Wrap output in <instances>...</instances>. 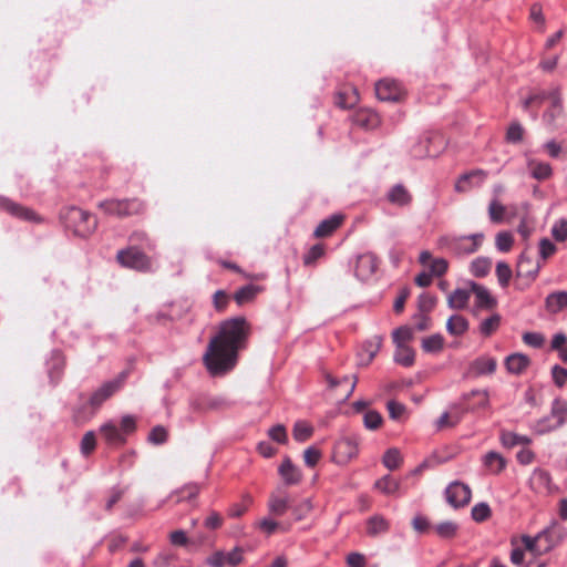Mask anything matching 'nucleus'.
I'll return each mask as SVG.
<instances>
[{
    "label": "nucleus",
    "instance_id": "nucleus-1",
    "mask_svg": "<svg viewBox=\"0 0 567 567\" xmlns=\"http://www.w3.org/2000/svg\"><path fill=\"white\" fill-rule=\"evenodd\" d=\"M249 332V324L244 317L220 323L218 333L210 339L203 357L204 364L212 377L224 375L235 368L238 351L245 348Z\"/></svg>",
    "mask_w": 567,
    "mask_h": 567
},
{
    "label": "nucleus",
    "instance_id": "nucleus-2",
    "mask_svg": "<svg viewBox=\"0 0 567 567\" xmlns=\"http://www.w3.org/2000/svg\"><path fill=\"white\" fill-rule=\"evenodd\" d=\"M60 218L69 231L81 238L92 235L97 226V219L93 214L75 206L64 208Z\"/></svg>",
    "mask_w": 567,
    "mask_h": 567
},
{
    "label": "nucleus",
    "instance_id": "nucleus-3",
    "mask_svg": "<svg viewBox=\"0 0 567 567\" xmlns=\"http://www.w3.org/2000/svg\"><path fill=\"white\" fill-rule=\"evenodd\" d=\"M555 250H523L518 257L516 276L526 279L527 284L534 280L540 268V259L546 260Z\"/></svg>",
    "mask_w": 567,
    "mask_h": 567
},
{
    "label": "nucleus",
    "instance_id": "nucleus-4",
    "mask_svg": "<svg viewBox=\"0 0 567 567\" xmlns=\"http://www.w3.org/2000/svg\"><path fill=\"white\" fill-rule=\"evenodd\" d=\"M97 207L105 214L120 218L140 215L145 212V205L138 198L106 199L100 202Z\"/></svg>",
    "mask_w": 567,
    "mask_h": 567
},
{
    "label": "nucleus",
    "instance_id": "nucleus-5",
    "mask_svg": "<svg viewBox=\"0 0 567 567\" xmlns=\"http://www.w3.org/2000/svg\"><path fill=\"white\" fill-rule=\"evenodd\" d=\"M127 378V372H121L115 379L103 383L96 389L90 400V406L96 411L106 400H109L116 391H118Z\"/></svg>",
    "mask_w": 567,
    "mask_h": 567
},
{
    "label": "nucleus",
    "instance_id": "nucleus-6",
    "mask_svg": "<svg viewBox=\"0 0 567 567\" xmlns=\"http://www.w3.org/2000/svg\"><path fill=\"white\" fill-rule=\"evenodd\" d=\"M359 454V442L353 436H343L339 439L332 452V460L339 465H346L355 458Z\"/></svg>",
    "mask_w": 567,
    "mask_h": 567
},
{
    "label": "nucleus",
    "instance_id": "nucleus-7",
    "mask_svg": "<svg viewBox=\"0 0 567 567\" xmlns=\"http://www.w3.org/2000/svg\"><path fill=\"white\" fill-rule=\"evenodd\" d=\"M0 210H3L9 215L24 221L34 224H40L43 221V218L33 209L3 196H0Z\"/></svg>",
    "mask_w": 567,
    "mask_h": 567
},
{
    "label": "nucleus",
    "instance_id": "nucleus-8",
    "mask_svg": "<svg viewBox=\"0 0 567 567\" xmlns=\"http://www.w3.org/2000/svg\"><path fill=\"white\" fill-rule=\"evenodd\" d=\"M446 502L454 508L464 507L467 505L472 497V492L468 485L455 481L452 482L445 489Z\"/></svg>",
    "mask_w": 567,
    "mask_h": 567
},
{
    "label": "nucleus",
    "instance_id": "nucleus-9",
    "mask_svg": "<svg viewBox=\"0 0 567 567\" xmlns=\"http://www.w3.org/2000/svg\"><path fill=\"white\" fill-rule=\"evenodd\" d=\"M116 259L123 267L135 270H146L151 267V260L143 250H118Z\"/></svg>",
    "mask_w": 567,
    "mask_h": 567
},
{
    "label": "nucleus",
    "instance_id": "nucleus-10",
    "mask_svg": "<svg viewBox=\"0 0 567 567\" xmlns=\"http://www.w3.org/2000/svg\"><path fill=\"white\" fill-rule=\"evenodd\" d=\"M375 94L381 101L398 102L403 97L404 91L395 80L383 79L375 83Z\"/></svg>",
    "mask_w": 567,
    "mask_h": 567
},
{
    "label": "nucleus",
    "instance_id": "nucleus-11",
    "mask_svg": "<svg viewBox=\"0 0 567 567\" xmlns=\"http://www.w3.org/2000/svg\"><path fill=\"white\" fill-rule=\"evenodd\" d=\"M243 553H244V550L241 547H235L229 553H225L223 550H217V551L213 553L209 557H207L206 564L209 567H225V566L235 567L243 561Z\"/></svg>",
    "mask_w": 567,
    "mask_h": 567
},
{
    "label": "nucleus",
    "instance_id": "nucleus-12",
    "mask_svg": "<svg viewBox=\"0 0 567 567\" xmlns=\"http://www.w3.org/2000/svg\"><path fill=\"white\" fill-rule=\"evenodd\" d=\"M378 265V258L372 251H363L357 256L355 276L361 280H368L375 272Z\"/></svg>",
    "mask_w": 567,
    "mask_h": 567
},
{
    "label": "nucleus",
    "instance_id": "nucleus-13",
    "mask_svg": "<svg viewBox=\"0 0 567 567\" xmlns=\"http://www.w3.org/2000/svg\"><path fill=\"white\" fill-rule=\"evenodd\" d=\"M497 360L489 355H481L474 359L467 368L466 375L478 378L482 375H491L496 371Z\"/></svg>",
    "mask_w": 567,
    "mask_h": 567
},
{
    "label": "nucleus",
    "instance_id": "nucleus-14",
    "mask_svg": "<svg viewBox=\"0 0 567 567\" xmlns=\"http://www.w3.org/2000/svg\"><path fill=\"white\" fill-rule=\"evenodd\" d=\"M468 287H471V297H474L473 303L477 308L491 310L496 307L497 300L486 287L474 281L468 282Z\"/></svg>",
    "mask_w": 567,
    "mask_h": 567
},
{
    "label": "nucleus",
    "instance_id": "nucleus-15",
    "mask_svg": "<svg viewBox=\"0 0 567 567\" xmlns=\"http://www.w3.org/2000/svg\"><path fill=\"white\" fill-rule=\"evenodd\" d=\"M567 414V403L560 400H555L551 406V415L557 419V422L553 425L547 424V419H544L537 424L538 433H546L560 427L565 423V416Z\"/></svg>",
    "mask_w": 567,
    "mask_h": 567
},
{
    "label": "nucleus",
    "instance_id": "nucleus-16",
    "mask_svg": "<svg viewBox=\"0 0 567 567\" xmlns=\"http://www.w3.org/2000/svg\"><path fill=\"white\" fill-rule=\"evenodd\" d=\"M487 173L483 169H474L460 176L455 184V190L467 193L474 187H478L486 179Z\"/></svg>",
    "mask_w": 567,
    "mask_h": 567
},
{
    "label": "nucleus",
    "instance_id": "nucleus-17",
    "mask_svg": "<svg viewBox=\"0 0 567 567\" xmlns=\"http://www.w3.org/2000/svg\"><path fill=\"white\" fill-rule=\"evenodd\" d=\"M545 100L550 101V107L547 110L543 118L548 125H554L557 117L563 114V104L559 89H553L545 92Z\"/></svg>",
    "mask_w": 567,
    "mask_h": 567
},
{
    "label": "nucleus",
    "instance_id": "nucleus-18",
    "mask_svg": "<svg viewBox=\"0 0 567 567\" xmlns=\"http://www.w3.org/2000/svg\"><path fill=\"white\" fill-rule=\"evenodd\" d=\"M419 261L432 276H442L447 269V261L443 258H433L429 250L421 252Z\"/></svg>",
    "mask_w": 567,
    "mask_h": 567
},
{
    "label": "nucleus",
    "instance_id": "nucleus-19",
    "mask_svg": "<svg viewBox=\"0 0 567 567\" xmlns=\"http://www.w3.org/2000/svg\"><path fill=\"white\" fill-rule=\"evenodd\" d=\"M528 355L516 352L505 358L504 364L508 373L519 375L523 374L530 365Z\"/></svg>",
    "mask_w": 567,
    "mask_h": 567
},
{
    "label": "nucleus",
    "instance_id": "nucleus-20",
    "mask_svg": "<svg viewBox=\"0 0 567 567\" xmlns=\"http://www.w3.org/2000/svg\"><path fill=\"white\" fill-rule=\"evenodd\" d=\"M343 215L336 214L327 219H323L318 227L316 228L313 235L317 238H326L332 235L334 230H337L343 223Z\"/></svg>",
    "mask_w": 567,
    "mask_h": 567
},
{
    "label": "nucleus",
    "instance_id": "nucleus-21",
    "mask_svg": "<svg viewBox=\"0 0 567 567\" xmlns=\"http://www.w3.org/2000/svg\"><path fill=\"white\" fill-rule=\"evenodd\" d=\"M353 122L365 130L375 128L380 124L379 115L369 109L358 110L353 115Z\"/></svg>",
    "mask_w": 567,
    "mask_h": 567
},
{
    "label": "nucleus",
    "instance_id": "nucleus-22",
    "mask_svg": "<svg viewBox=\"0 0 567 567\" xmlns=\"http://www.w3.org/2000/svg\"><path fill=\"white\" fill-rule=\"evenodd\" d=\"M290 506V499L284 492L272 493L268 502V509L275 516H282Z\"/></svg>",
    "mask_w": 567,
    "mask_h": 567
},
{
    "label": "nucleus",
    "instance_id": "nucleus-23",
    "mask_svg": "<svg viewBox=\"0 0 567 567\" xmlns=\"http://www.w3.org/2000/svg\"><path fill=\"white\" fill-rule=\"evenodd\" d=\"M545 308L551 315H556L566 309L567 291L560 290L549 293L545 299Z\"/></svg>",
    "mask_w": 567,
    "mask_h": 567
},
{
    "label": "nucleus",
    "instance_id": "nucleus-24",
    "mask_svg": "<svg viewBox=\"0 0 567 567\" xmlns=\"http://www.w3.org/2000/svg\"><path fill=\"white\" fill-rule=\"evenodd\" d=\"M279 474L287 485L298 484L302 477L300 470L288 457L279 466Z\"/></svg>",
    "mask_w": 567,
    "mask_h": 567
},
{
    "label": "nucleus",
    "instance_id": "nucleus-25",
    "mask_svg": "<svg viewBox=\"0 0 567 567\" xmlns=\"http://www.w3.org/2000/svg\"><path fill=\"white\" fill-rule=\"evenodd\" d=\"M548 536V530H543L538 533L535 537H530L527 535L522 536V543L524 545L525 550L530 553L533 556H539L550 549V546H547L546 548L542 549L538 546V543Z\"/></svg>",
    "mask_w": 567,
    "mask_h": 567
},
{
    "label": "nucleus",
    "instance_id": "nucleus-26",
    "mask_svg": "<svg viewBox=\"0 0 567 567\" xmlns=\"http://www.w3.org/2000/svg\"><path fill=\"white\" fill-rule=\"evenodd\" d=\"M390 522L382 515H373L367 520V534L371 537L388 533Z\"/></svg>",
    "mask_w": 567,
    "mask_h": 567
},
{
    "label": "nucleus",
    "instance_id": "nucleus-27",
    "mask_svg": "<svg viewBox=\"0 0 567 567\" xmlns=\"http://www.w3.org/2000/svg\"><path fill=\"white\" fill-rule=\"evenodd\" d=\"M100 432L104 440L112 445H122L125 443V436L120 429L112 422L104 423L100 427Z\"/></svg>",
    "mask_w": 567,
    "mask_h": 567
},
{
    "label": "nucleus",
    "instance_id": "nucleus-28",
    "mask_svg": "<svg viewBox=\"0 0 567 567\" xmlns=\"http://www.w3.org/2000/svg\"><path fill=\"white\" fill-rule=\"evenodd\" d=\"M551 483V477L549 473L542 468L534 470L530 476V486L536 492H547L549 491Z\"/></svg>",
    "mask_w": 567,
    "mask_h": 567
},
{
    "label": "nucleus",
    "instance_id": "nucleus-29",
    "mask_svg": "<svg viewBox=\"0 0 567 567\" xmlns=\"http://www.w3.org/2000/svg\"><path fill=\"white\" fill-rule=\"evenodd\" d=\"M483 464L489 473L498 474L505 468L506 461L499 453L492 451L484 455Z\"/></svg>",
    "mask_w": 567,
    "mask_h": 567
},
{
    "label": "nucleus",
    "instance_id": "nucleus-30",
    "mask_svg": "<svg viewBox=\"0 0 567 567\" xmlns=\"http://www.w3.org/2000/svg\"><path fill=\"white\" fill-rule=\"evenodd\" d=\"M388 199L394 205L405 206L411 203L412 196L403 185L399 184L390 189L388 193Z\"/></svg>",
    "mask_w": 567,
    "mask_h": 567
},
{
    "label": "nucleus",
    "instance_id": "nucleus-31",
    "mask_svg": "<svg viewBox=\"0 0 567 567\" xmlns=\"http://www.w3.org/2000/svg\"><path fill=\"white\" fill-rule=\"evenodd\" d=\"M471 299V287L468 289H455L447 299L452 309H464Z\"/></svg>",
    "mask_w": 567,
    "mask_h": 567
},
{
    "label": "nucleus",
    "instance_id": "nucleus-32",
    "mask_svg": "<svg viewBox=\"0 0 567 567\" xmlns=\"http://www.w3.org/2000/svg\"><path fill=\"white\" fill-rule=\"evenodd\" d=\"M528 169L532 176L538 181H545L551 176V167L548 163L538 162L536 159L528 161Z\"/></svg>",
    "mask_w": 567,
    "mask_h": 567
},
{
    "label": "nucleus",
    "instance_id": "nucleus-33",
    "mask_svg": "<svg viewBox=\"0 0 567 567\" xmlns=\"http://www.w3.org/2000/svg\"><path fill=\"white\" fill-rule=\"evenodd\" d=\"M471 398H477V401L473 404H468L467 410L470 411L487 409L489 405V396L486 390H474L464 395V401H470Z\"/></svg>",
    "mask_w": 567,
    "mask_h": 567
},
{
    "label": "nucleus",
    "instance_id": "nucleus-34",
    "mask_svg": "<svg viewBox=\"0 0 567 567\" xmlns=\"http://www.w3.org/2000/svg\"><path fill=\"white\" fill-rule=\"evenodd\" d=\"M394 361L403 367H410L414 363L415 353L408 344L395 346Z\"/></svg>",
    "mask_w": 567,
    "mask_h": 567
},
{
    "label": "nucleus",
    "instance_id": "nucleus-35",
    "mask_svg": "<svg viewBox=\"0 0 567 567\" xmlns=\"http://www.w3.org/2000/svg\"><path fill=\"white\" fill-rule=\"evenodd\" d=\"M382 346V338L374 336L363 343V352L361 353V361L363 362V355L367 354L364 364H369L379 352Z\"/></svg>",
    "mask_w": 567,
    "mask_h": 567
},
{
    "label": "nucleus",
    "instance_id": "nucleus-36",
    "mask_svg": "<svg viewBox=\"0 0 567 567\" xmlns=\"http://www.w3.org/2000/svg\"><path fill=\"white\" fill-rule=\"evenodd\" d=\"M467 329H468L467 320L460 315H454V316L450 317V319L446 322V330L449 331V333H451L453 336H461V334L465 333L467 331Z\"/></svg>",
    "mask_w": 567,
    "mask_h": 567
},
{
    "label": "nucleus",
    "instance_id": "nucleus-37",
    "mask_svg": "<svg viewBox=\"0 0 567 567\" xmlns=\"http://www.w3.org/2000/svg\"><path fill=\"white\" fill-rule=\"evenodd\" d=\"M501 442L505 447H514L516 445H528L532 443V439L526 435L504 431L501 434Z\"/></svg>",
    "mask_w": 567,
    "mask_h": 567
},
{
    "label": "nucleus",
    "instance_id": "nucleus-38",
    "mask_svg": "<svg viewBox=\"0 0 567 567\" xmlns=\"http://www.w3.org/2000/svg\"><path fill=\"white\" fill-rule=\"evenodd\" d=\"M463 412L455 410L454 412H444L436 421V429L444 430L455 426L462 419Z\"/></svg>",
    "mask_w": 567,
    "mask_h": 567
},
{
    "label": "nucleus",
    "instance_id": "nucleus-39",
    "mask_svg": "<svg viewBox=\"0 0 567 567\" xmlns=\"http://www.w3.org/2000/svg\"><path fill=\"white\" fill-rule=\"evenodd\" d=\"M313 434V427L306 421H297L292 429V436L297 442H305Z\"/></svg>",
    "mask_w": 567,
    "mask_h": 567
},
{
    "label": "nucleus",
    "instance_id": "nucleus-40",
    "mask_svg": "<svg viewBox=\"0 0 567 567\" xmlns=\"http://www.w3.org/2000/svg\"><path fill=\"white\" fill-rule=\"evenodd\" d=\"M433 529L440 538L451 539L456 536L458 525L455 522L446 520L435 525Z\"/></svg>",
    "mask_w": 567,
    "mask_h": 567
},
{
    "label": "nucleus",
    "instance_id": "nucleus-41",
    "mask_svg": "<svg viewBox=\"0 0 567 567\" xmlns=\"http://www.w3.org/2000/svg\"><path fill=\"white\" fill-rule=\"evenodd\" d=\"M374 487L385 495H393L399 491L400 483L385 475L375 482Z\"/></svg>",
    "mask_w": 567,
    "mask_h": 567
},
{
    "label": "nucleus",
    "instance_id": "nucleus-42",
    "mask_svg": "<svg viewBox=\"0 0 567 567\" xmlns=\"http://www.w3.org/2000/svg\"><path fill=\"white\" fill-rule=\"evenodd\" d=\"M358 102V93L354 89L341 91L337 95L336 103L342 109H350Z\"/></svg>",
    "mask_w": 567,
    "mask_h": 567
},
{
    "label": "nucleus",
    "instance_id": "nucleus-43",
    "mask_svg": "<svg viewBox=\"0 0 567 567\" xmlns=\"http://www.w3.org/2000/svg\"><path fill=\"white\" fill-rule=\"evenodd\" d=\"M499 324L501 316L498 313H494L481 322L480 332L484 337H489L498 329Z\"/></svg>",
    "mask_w": 567,
    "mask_h": 567
},
{
    "label": "nucleus",
    "instance_id": "nucleus-44",
    "mask_svg": "<svg viewBox=\"0 0 567 567\" xmlns=\"http://www.w3.org/2000/svg\"><path fill=\"white\" fill-rule=\"evenodd\" d=\"M492 268V261L487 258H477L471 264V272L475 277H485Z\"/></svg>",
    "mask_w": 567,
    "mask_h": 567
},
{
    "label": "nucleus",
    "instance_id": "nucleus-45",
    "mask_svg": "<svg viewBox=\"0 0 567 567\" xmlns=\"http://www.w3.org/2000/svg\"><path fill=\"white\" fill-rule=\"evenodd\" d=\"M444 346V338L441 334L430 336L422 341V348L425 352H440Z\"/></svg>",
    "mask_w": 567,
    "mask_h": 567
},
{
    "label": "nucleus",
    "instance_id": "nucleus-46",
    "mask_svg": "<svg viewBox=\"0 0 567 567\" xmlns=\"http://www.w3.org/2000/svg\"><path fill=\"white\" fill-rule=\"evenodd\" d=\"M384 466L391 471L398 468L402 463V456L398 449H389L382 460Z\"/></svg>",
    "mask_w": 567,
    "mask_h": 567
},
{
    "label": "nucleus",
    "instance_id": "nucleus-47",
    "mask_svg": "<svg viewBox=\"0 0 567 567\" xmlns=\"http://www.w3.org/2000/svg\"><path fill=\"white\" fill-rule=\"evenodd\" d=\"M257 292H258V288L256 286L247 285L236 291L235 300L239 306L244 305V303L252 300L255 298V296L257 295Z\"/></svg>",
    "mask_w": 567,
    "mask_h": 567
},
{
    "label": "nucleus",
    "instance_id": "nucleus-48",
    "mask_svg": "<svg viewBox=\"0 0 567 567\" xmlns=\"http://www.w3.org/2000/svg\"><path fill=\"white\" fill-rule=\"evenodd\" d=\"M471 515H472L473 520H475L477 523H482V522L487 520L491 517L492 511L487 503L482 502V503L474 505V507L472 508Z\"/></svg>",
    "mask_w": 567,
    "mask_h": 567
},
{
    "label": "nucleus",
    "instance_id": "nucleus-49",
    "mask_svg": "<svg viewBox=\"0 0 567 567\" xmlns=\"http://www.w3.org/2000/svg\"><path fill=\"white\" fill-rule=\"evenodd\" d=\"M383 422L382 415L374 410H369L363 415V424L368 430H378Z\"/></svg>",
    "mask_w": 567,
    "mask_h": 567
},
{
    "label": "nucleus",
    "instance_id": "nucleus-50",
    "mask_svg": "<svg viewBox=\"0 0 567 567\" xmlns=\"http://www.w3.org/2000/svg\"><path fill=\"white\" fill-rule=\"evenodd\" d=\"M386 408L389 416L394 421H402L406 415V406L398 401H389Z\"/></svg>",
    "mask_w": 567,
    "mask_h": 567
},
{
    "label": "nucleus",
    "instance_id": "nucleus-51",
    "mask_svg": "<svg viewBox=\"0 0 567 567\" xmlns=\"http://www.w3.org/2000/svg\"><path fill=\"white\" fill-rule=\"evenodd\" d=\"M413 339V330L410 327L403 326L393 331V342L395 346L406 344Z\"/></svg>",
    "mask_w": 567,
    "mask_h": 567
},
{
    "label": "nucleus",
    "instance_id": "nucleus-52",
    "mask_svg": "<svg viewBox=\"0 0 567 567\" xmlns=\"http://www.w3.org/2000/svg\"><path fill=\"white\" fill-rule=\"evenodd\" d=\"M505 212V206L498 200L494 199L489 203L488 214L492 221L501 223L504 219Z\"/></svg>",
    "mask_w": 567,
    "mask_h": 567
},
{
    "label": "nucleus",
    "instance_id": "nucleus-53",
    "mask_svg": "<svg viewBox=\"0 0 567 567\" xmlns=\"http://www.w3.org/2000/svg\"><path fill=\"white\" fill-rule=\"evenodd\" d=\"M522 339L526 346L539 349L545 343V336L540 332H524Z\"/></svg>",
    "mask_w": 567,
    "mask_h": 567
},
{
    "label": "nucleus",
    "instance_id": "nucleus-54",
    "mask_svg": "<svg viewBox=\"0 0 567 567\" xmlns=\"http://www.w3.org/2000/svg\"><path fill=\"white\" fill-rule=\"evenodd\" d=\"M551 235L558 243H564L567 239V219L560 218L551 227Z\"/></svg>",
    "mask_w": 567,
    "mask_h": 567
},
{
    "label": "nucleus",
    "instance_id": "nucleus-55",
    "mask_svg": "<svg viewBox=\"0 0 567 567\" xmlns=\"http://www.w3.org/2000/svg\"><path fill=\"white\" fill-rule=\"evenodd\" d=\"M168 432L162 425L154 426L148 434V442L152 444L158 445L163 444L167 441Z\"/></svg>",
    "mask_w": 567,
    "mask_h": 567
},
{
    "label": "nucleus",
    "instance_id": "nucleus-56",
    "mask_svg": "<svg viewBox=\"0 0 567 567\" xmlns=\"http://www.w3.org/2000/svg\"><path fill=\"white\" fill-rule=\"evenodd\" d=\"M524 127L518 122H513L506 132L508 143H519L523 140Z\"/></svg>",
    "mask_w": 567,
    "mask_h": 567
},
{
    "label": "nucleus",
    "instance_id": "nucleus-57",
    "mask_svg": "<svg viewBox=\"0 0 567 567\" xmlns=\"http://www.w3.org/2000/svg\"><path fill=\"white\" fill-rule=\"evenodd\" d=\"M496 276L498 279V284L505 288L508 286L509 280L512 278V269L505 262H498L496 266Z\"/></svg>",
    "mask_w": 567,
    "mask_h": 567
},
{
    "label": "nucleus",
    "instance_id": "nucleus-58",
    "mask_svg": "<svg viewBox=\"0 0 567 567\" xmlns=\"http://www.w3.org/2000/svg\"><path fill=\"white\" fill-rule=\"evenodd\" d=\"M251 502V497L249 495H245L241 503H236L229 507L228 515L235 518L240 517L243 514L246 513Z\"/></svg>",
    "mask_w": 567,
    "mask_h": 567
},
{
    "label": "nucleus",
    "instance_id": "nucleus-59",
    "mask_svg": "<svg viewBox=\"0 0 567 567\" xmlns=\"http://www.w3.org/2000/svg\"><path fill=\"white\" fill-rule=\"evenodd\" d=\"M96 445L95 433L93 431L86 432L81 441V452L83 455L91 454Z\"/></svg>",
    "mask_w": 567,
    "mask_h": 567
},
{
    "label": "nucleus",
    "instance_id": "nucleus-60",
    "mask_svg": "<svg viewBox=\"0 0 567 567\" xmlns=\"http://www.w3.org/2000/svg\"><path fill=\"white\" fill-rule=\"evenodd\" d=\"M435 303H436V298L430 293H422L420 295L419 297V310L420 312H423V313H429L430 311L433 310V308L435 307Z\"/></svg>",
    "mask_w": 567,
    "mask_h": 567
},
{
    "label": "nucleus",
    "instance_id": "nucleus-61",
    "mask_svg": "<svg viewBox=\"0 0 567 567\" xmlns=\"http://www.w3.org/2000/svg\"><path fill=\"white\" fill-rule=\"evenodd\" d=\"M322 454L321 451L315 446H309L303 452V460L307 466L313 467L320 461Z\"/></svg>",
    "mask_w": 567,
    "mask_h": 567
},
{
    "label": "nucleus",
    "instance_id": "nucleus-62",
    "mask_svg": "<svg viewBox=\"0 0 567 567\" xmlns=\"http://www.w3.org/2000/svg\"><path fill=\"white\" fill-rule=\"evenodd\" d=\"M269 437L280 444H285L288 440L286 427L281 424H277L269 429Z\"/></svg>",
    "mask_w": 567,
    "mask_h": 567
},
{
    "label": "nucleus",
    "instance_id": "nucleus-63",
    "mask_svg": "<svg viewBox=\"0 0 567 567\" xmlns=\"http://www.w3.org/2000/svg\"><path fill=\"white\" fill-rule=\"evenodd\" d=\"M169 542L174 546L186 547L190 544V539L182 529L174 530L169 534Z\"/></svg>",
    "mask_w": 567,
    "mask_h": 567
},
{
    "label": "nucleus",
    "instance_id": "nucleus-64",
    "mask_svg": "<svg viewBox=\"0 0 567 567\" xmlns=\"http://www.w3.org/2000/svg\"><path fill=\"white\" fill-rule=\"evenodd\" d=\"M554 383L561 388L567 381V369L556 364L551 368Z\"/></svg>",
    "mask_w": 567,
    "mask_h": 567
}]
</instances>
